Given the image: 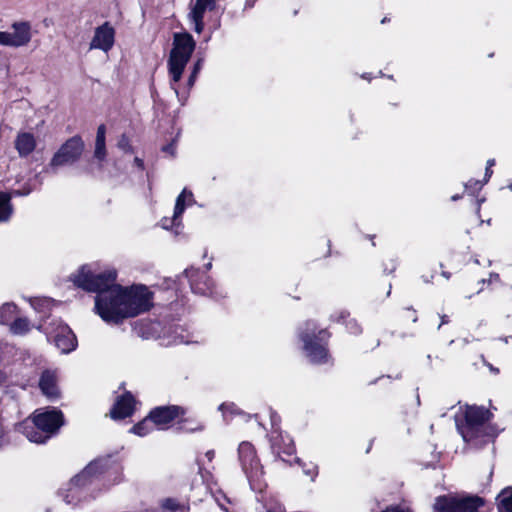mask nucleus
Wrapping results in <instances>:
<instances>
[{
  "label": "nucleus",
  "instance_id": "1",
  "mask_svg": "<svg viewBox=\"0 0 512 512\" xmlns=\"http://www.w3.org/2000/svg\"><path fill=\"white\" fill-rule=\"evenodd\" d=\"M116 278L115 269L96 273L88 265L71 276L77 287L96 293L95 311L107 323L119 324L150 310L152 293L146 286L123 287L116 283Z\"/></svg>",
  "mask_w": 512,
  "mask_h": 512
},
{
  "label": "nucleus",
  "instance_id": "2",
  "mask_svg": "<svg viewBox=\"0 0 512 512\" xmlns=\"http://www.w3.org/2000/svg\"><path fill=\"white\" fill-rule=\"evenodd\" d=\"M121 481L120 463L110 455L99 457L69 481L67 487L61 490V496L66 504L77 506L94 498L99 484L109 487Z\"/></svg>",
  "mask_w": 512,
  "mask_h": 512
},
{
  "label": "nucleus",
  "instance_id": "3",
  "mask_svg": "<svg viewBox=\"0 0 512 512\" xmlns=\"http://www.w3.org/2000/svg\"><path fill=\"white\" fill-rule=\"evenodd\" d=\"M63 414L60 410L39 409L34 412L31 420H25L18 426L29 441L45 443L52 434L56 433L63 425Z\"/></svg>",
  "mask_w": 512,
  "mask_h": 512
},
{
  "label": "nucleus",
  "instance_id": "4",
  "mask_svg": "<svg viewBox=\"0 0 512 512\" xmlns=\"http://www.w3.org/2000/svg\"><path fill=\"white\" fill-rule=\"evenodd\" d=\"M491 413L484 407L467 406L463 420L456 418L457 430L463 440L474 446L486 443L490 438L487 421Z\"/></svg>",
  "mask_w": 512,
  "mask_h": 512
},
{
  "label": "nucleus",
  "instance_id": "5",
  "mask_svg": "<svg viewBox=\"0 0 512 512\" xmlns=\"http://www.w3.org/2000/svg\"><path fill=\"white\" fill-rule=\"evenodd\" d=\"M196 47V42L188 32H177L173 35L172 49L167 61L171 88L179 94L175 84L178 83Z\"/></svg>",
  "mask_w": 512,
  "mask_h": 512
},
{
  "label": "nucleus",
  "instance_id": "6",
  "mask_svg": "<svg viewBox=\"0 0 512 512\" xmlns=\"http://www.w3.org/2000/svg\"><path fill=\"white\" fill-rule=\"evenodd\" d=\"M298 336L303 342V350L310 362L314 364L328 362L326 343L330 335L326 330H318L315 322L306 321L299 327Z\"/></svg>",
  "mask_w": 512,
  "mask_h": 512
},
{
  "label": "nucleus",
  "instance_id": "7",
  "mask_svg": "<svg viewBox=\"0 0 512 512\" xmlns=\"http://www.w3.org/2000/svg\"><path fill=\"white\" fill-rule=\"evenodd\" d=\"M238 459L251 489L262 491L265 487L263 467L254 446L250 442L243 441L239 444Z\"/></svg>",
  "mask_w": 512,
  "mask_h": 512
},
{
  "label": "nucleus",
  "instance_id": "8",
  "mask_svg": "<svg viewBox=\"0 0 512 512\" xmlns=\"http://www.w3.org/2000/svg\"><path fill=\"white\" fill-rule=\"evenodd\" d=\"M482 505L483 500L478 496L443 495L436 498L434 510L436 512H477Z\"/></svg>",
  "mask_w": 512,
  "mask_h": 512
},
{
  "label": "nucleus",
  "instance_id": "9",
  "mask_svg": "<svg viewBox=\"0 0 512 512\" xmlns=\"http://www.w3.org/2000/svg\"><path fill=\"white\" fill-rule=\"evenodd\" d=\"M44 331L62 353H69L77 346L76 336L68 325L60 320L52 321Z\"/></svg>",
  "mask_w": 512,
  "mask_h": 512
},
{
  "label": "nucleus",
  "instance_id": "10",
  "mask_svg": "<svg viewBox=\"0 0 512 512\" xmlns=\"http://www.w3.org/2000/svg\"><path fill=\"white\" fill-rule=\"evenodd\" d=\"M84 149V143L78 136L68 139L54 154L50 166L52 168L70 165L76 162Z\"/></svg>",
  "mask_w": 512,
  "mask_h": 512
},
{
  "label": "nucleus",
  "instance_id": "11",
  "mask_svg": "<svg viewBox=\"0 0 512 512\" xmlns=\"http://www.w3.org/2000/svg\"><path fill=\"white\" fill-rule=\"evenodd\" d=\"M11 27L13 32H0V45L15 48L26 46L32 38L30 23L14 22Z\"/></svg>",
  "mask_w": 512,
  "mask_h": 512
},
{
  "label": "nucleus",
  "instance_id": "12",
  "mask_svg": "<svg viewBox=\"0 0 512 512\" xmlns=\"http://www.w3.org/2000/svg\"><path fill=\"white\" fill-rule=\"evenodd\" d=\"M186 278L190 282L194 293L211 297H218L221 294L217 292L214 282L204 271L196 268H189L184 271Z\"/></svg>",
  "mask_w": 512,
  "mask_h": 512
},
{
  "label": "nucleus",
  "instance_id": "13",
  "mask_svg": "<svg viewBox=\"0 0 512 512\" xmlns=\"http://www.w3.org/2000/svg\"><path fill=\"white\" fill-rule=\"evenodd\" d=\"M185 410L181 406H158L150 411L149 419L159 430H164L177 417L183 415Z\"/></svg>",
  "mask_w": 512,
  "mask_h": 512
},
{
  "label": "nucleus",
  "instance_id": "14",
  "mask_svg": "<svg viewBox=\"0 0 512 512\" xmlns=\"http://www.w3.org/2000/svg\"><path fill=\"white\" fill-rule=\"evenodd\" d=\"M216 7V0H196L188 14V19L193 25L196 33L200 34L204 29V14L206 11H213Z\"/></svg>",
  "mask_w": 512,
  "mask_h": 512
},
{
  "label": "nucleus",
  "instance_id": "15",
  "mask_svg": "<svg viewBox=\"0 0 512 512\" xmlns=\"http://www.w3.org/2000/svg\"><path fill=\"white\" fill-rule=\"evenodd\" d=\"M114 35V29L108 23L97 27L90 43V49H100L108 52L113 47Z\"/></svg>",
  "mask_w": 512,
  "mask_h": 512
},
{
  "label": "nucleus",
  "instance_id": "16",
  "mask_svg": "<svg viewBox=\"0 0 512 512\" xmlns=\"http://www.w3.org/2000/svg\"><path fill=\"white\" fill-rule=\"evenodd\" d=\"M271 449L273 454L281 460L286 461L283 455L291 456L295 452V446L288 435L273 432L271 436Z\"/></svg>",
  "mask_w": 512,
  "mask_h": 512
},
{
  "label": "nucleus",
  "instance_id": "17",
  "mask_svg": "<svg viewBox=\"0 0 512 512\" xmlns=\"http://www.w3.org/2000/svg\"><path fill=\"white\" fill-rule=\"evenodd\" d=\"M33 187H24L23 189L13 190L11 193L0 192V223L10 219L13 213L11 204L12 196H27L33 191Z\"/></svg>",
  "mask_w": 512,
  "mask_h": 512
},
{
  "label": "nucleus",
  "instance_id": "18",
  "mask_svg": "<svg viewBox=\"0 0 512 512\" xmlns=\"http://www.w3.org/2000/svg\"><path fill=\"white\" fill-rule=\"evenodd\" d=\"M135 400L130 393L120 396L110 411L113 419H124L132 415L134 411Z\"/></svg>",
  "mask_w": 512,
  "mask_h": 512
},
{
  "label": "nucleus",
  "instance_id": "19",
  "mask_svg": "<svg viewBox=\"0 0 512 512\" xmlns=\"http://www.w3.org/2000/svg\"><path fill=\"white\" fill-rule=\"evenodd\" d=\"M14 146L20 157H27L35 150L36 139L32 133L20 132L15 138Z\"/></svg>",
  "mask_w": 512,
  "mask_h": 512
},
{
  "label": "nucleus",
  "instance_id": "20",
  "mask_svg": "<svg viewBox=\"0 0 512 512\" xmlns=\"http://www.w3.org/2000/svg\"><path fill=\"white\" fill-rule=\"evenodd\" d=\"M39 387L42 393L49 399L53 400L59 396V390L56 384V377L54 373L45 371L42 373Z\"/></svg>",
  "mask_w": 512,
  "mask_h": 512
},
{
  "label": "nucleus",
  "instance_id": "21",
  "mask_svg": "<svg viewBox=\"0 0 512 512\" xmlns=\"http://www.w3.org/2000/svg\"><path fill=\"white\" fill-rule=\"evenodd\" d=\"M195 202L193 193L187 189H183L180 195L176 199L174 214H173V222L177 221L178 218H181L182 214L185 211L186 205L191 206Z\"/></svg>",
  "mask_w": 512,
  "mask_h": 512
},
{
  "label": "nucleus",
  "instance_id": "22",
  "mask_svg": "<svg viewBox=\"0 0 512 512\" xmlns=\"http://www.w3.org/2000/svg\"><path fill=\"white\" fill-rule=\"evenodd\" d=\"M18 307L13 302H6L0 306V325L9 326L17 316Z\"/></svg>",
  "mask_w": 512,
  "mask_h": 512
},
{
  "label": "nucleus",
  "instance_id": "23",
  "mask_svg": "<svg viewBox=\"0 0 512 512\" xmlns=\"http://www.w3.org/2000/svg\"><path fill=\"white\" fill-rule=\"evenodd\" d=\"M8 327L11 334L23 336L30 332L33 325L26 317H16Z\"/></svg>",
  "mask_w": 512,
  "mask_h": 512
},
{
  "label": "nucleus",
  "instance_id": "24",
  "mask_svg": "<svg viewBox=\"0 0 512 512\" xmlns=\"http://www.w3.org/2000/svg\"><path fill=\"white\" fill-rule=\"evenodd\" d=\"M499 512H512V488L507 487L497 497Z\"/></svg>",
  "mask_w": 512,
  "mask_h": 512
},
{
  "label": "nucleus",
  "instance_id": "25",
  "mask_svg": "<svg viewBox=\"0 0 512 512\" xmlns=\"http://www.w3.org/2000/svg\"><path fill=\"white\" fill-rule=\"evenodd\" d=\"M154 429L153 422L149 419V415L142 420L141 422L137 423L131 428V432L138 435V436H146Z\"/></svg>",
  "mask_w": 512,
  "mask_h": 512
},
{
  "label": "nucleus",
  "instance_id": "26",
  "mask_svg": "<svg viewBox=\"0 0 512 512\" xmlns=\"http://www.w3.org/2000/svg\"><path fill=\"white\" fill-rule=\"evenodd\" d=\"M31 306L38 312H46L52 304L49 298H33L30 300Z\"/></svg>",
  "mask_w": 512,
  "mask_h": 512
},
{
  "label": "nucleus",
  "instance_id": "27",
  "mask_svg": "<svg viewBox=\"0 0 512 512\" xmlns=\"http://www.w3.org/2000/svg\"><path fill=\"white\" fill-rule=\"evenodd\" d=\"M161 507L164 510L176 512L181 508V505L175 498H165L161 501Z\"/></svg>",
  "mask_w": 512,
  "mask_h": 512
},
{
  "label": "nucleus",
  "instance_id": "28",
  "mask_svg": "<svg viewBox=\"0 0 512 512\" xmlns=\"http://www.w3.org/2000/svg\"><path fill=\"white\" fill-rule=\"evenodd\" d=\"M294 463L298 464L299 466H301L303 468V472L310 476L312 479H314L317 475V466L315 465H310L309 468L306 467V464L303 463V461L298 458V457H295L294 458Z\"/></svg>",
  "mask_w": 512,
  "mask_h": 512
},
{
  "label": "nucleus",
  "instance_id": "29",
  "mask_svg": "<svg viewBox=\"0 0 512 512\" xmlns=\"http://www.w3.org/2000/svg\"><path fill=\"white\" fill-rule=\"evenodd\" d=\"M484 183L479 181V180H474V179H470L466 184H465V188L466 190H468L470 193L474 194L476 192H478L479 190H481V188L483 187Z\"/></svg>",
  "mask_w": 512,
  "mask_h": 512
},
{
  "label": "nucleus",
  "instance_id": "30",
  "mask_svg": "<svg viewBox=\"0 0 512 512\" xmlns=\"http://www.w3.org/2000/svg\"><path fill=\"white\" fill-rule=\"evenodd\" d=\"M117 146L119 149H121L124 152H129V153L133 152L132 146L130 145V141H129L128 137L124 134L118 140Z\"/></svg>",
  "mask_w": 512,
  "mask_h": 512
},
{
  "label": "nucleus",
  "instance_id": "31",
  "mask_svg": "<svg viewBox=\"0 0 512 512\" xmlns=\"http://www.w3.org/2000/svg\"><path fill=\"white\" fill-rule=\"evenodd\" d=\"M94 156L99 160H103L105 158V156H106L105 142H97L96 141Z\"/></svg>",
  "mask_w": 512,
  "mask_h": 512
},
{
  "label": "nucleus",
  "instance_id": "32",
  "mask_svg": "<svg viewBox=\"0 0 512 512\" xmlns=\"http://www.w3.org/2000/svg\"><path fill=\"white\" fill-rule=\"evenodd\" d=\"M347 329L352 334H358L361 332V328L354 319H350L346 322Z\"/></svg>",
  "mask_w": 512,
  "mask_h": 512
},
{
  "label": "nucleus",
  "instance_id": "33",
  "mask_svg": "<svg viewBox=\"0 0 512 512\" xmlns=\"http://www.w3.org/2000/svg\"><path fill=\"white\" fill-rule=\"evenodd\" d=\"M172 220H173V217L171 219L163 218L161 220L162 227L165 228V229H169V228H172L174 226H176V227L180 226V223H181L180 222V218H178V220L175 221V222H173Z\"/></svg>",
  "mask_w": 512,
  "mask_h": 512
},
{
  "label": "nucleus",
  "instance_id": "34",
  "mask_svg": "<svg viewBox=\"0 0 512 512\" xmlns=\"http://www.w3.org/2000/svg\"><path fill=\"white\" fill-rule=\"evenodd\" d=\"M177 329H175V335L173 336V340L170 342L172 344H182V343H188V340L182 333H177Z\"/></svg>",
  "mask_w": 512,
  "mask_h": 512
},
{
  "label": "nucleus",
  "instance_id": "35",
  "mask_svg": "<svg viewBox=\"0 0 512 512\" xmlns=\"http://www.w3.org/2000/svg\"><path fill=\"white\" fill-rule=\"evenodd\" d=\"M105 133L106 128L105 125H100L97 129L96 141L97 142H105Z\"/></svg>",
  "mask_w": 512,
  "mask_h": 512
},
{
  "label": "nucleus",
  "instance_id": "36",
  "mask_svg": "<svg viewBox=\"0 0 512 512\" xmlns=\"http://www.w3.org/2000/svg\"><path fill=\"white\" fill-rule=\"evenodd\" d=\"M219 410H221L224 414V417H226V412L229 411L231 413L235 412V405L233 403L230 404H221L219 407Z\"/></svg>",
  "mask_w": 512,
  "mask_h": 512
},
{
  "label": "nucleus",
  "instance_id": "37",
  "mask_svg": "<svg viewBox=\"0 0 512 512\" xmlns=\"http://www.w3.org/2000/svg\"><path fill=\"white\" fill-rule=\"evenodd\" d=\"M162 150L166 153H169L171 156H174L175 155V152H176V146L174 143H170V144H167L165 145Z\"/></svg>",
  "mask_w": 512,
  "mask_h": 512
},
{
  "label": "nucleus",
  "instance_id": "38",
  "mask_svg": "<svg viewBox=\"0 0 512 512\" xmlns=\"http://www.w3.org/2000/svg\"><path fill=\"white\" fill-rule=\"evenodd\" d=\"M382 512H411L409 509L402 508L400 506H390Z\"/></svg>",
  "mask_w": 512,
  "mask_h": 512
},
{
  "label": "nucleus",
  "instance_id": "39",
  "mask_svg": "<svg viewBox=\"0 0 512 512\" xmlns=\"http://www.w3.org/2000/svg\"><path fill=\"white\" fill-rule=\"evenodd\" d=\"M203 62L204 60L202 58L198 59L195 64H194V67H193V73L197 74L200 72V70L202 69L203 67Z\"/></svg>",
  "mask_w": 512,
  "mask_h": 512
},
{
  "label": "nucleus",
  "instance_id": "40",
  "mask_svg": "<svg viewBox=\"0 0 512 512\" xmlns=\"http://www.w3.org/2000/svg\"><path fill=\"white\" fill-rule=\"evenodd\" d=\"M493 174V171L491 168L489 167H486L485 169V176H484V184L488 182V180L490 179V177L492 176Z\"/></svg>",
  "mask_w": 512,
  "mask_h": 512
},
{
  "label": "nucleus",
  "instance_id": "41",
  "mask_svg": "<svg viewBox=\"0 0 512 512\" xmlns=\"http://www.w3.org/2000/svg\"><path fill=\"white\" fill-rule=\"evenodd\" d=\"M196 78H197V74L191 72L190 76H189V79H188V86L189 87H192L196 81Z\"/></svg>",
  "mask_w": 512,
  "mask_h": 512
},
{
  "label": "nucleus",
  "instance_id": "42",
  "mask_svg": "<svg viewBox=\"0 0 512 512\" xmlns=\"http://www.w3.org/2000/svg\"><path fill=\"white\" fill-rule=\"evenodd\" d=\"M134 163L135 165L140 168V169H143L144 168V162L142 159L138 158V157H135L134 159Z\"/></svg>",
  "mask_w": 512,
  "mask_h": 512
},
{
  "label": "nucleus",
  "instance_id": "43",
  "mask_svg": "<svg viewBox=\"0 0 512 512\" xmlns=\"http://www.w3.org/2000/svg\"><path fill=\"white\" fill-rule=\"evenodd\" d=\"M499 280V274L497 273H490V277L488 279V282L491 283L493 281H498Z\"/></svg>",
  "mask_w": 512,
  "mask_h": 512
},
{
  "label": "nucleus",
  "instance_id": "44",
  "mask_svg": "<svg viewBox=\"0 0 512 512\" xmlns=\"http://www.w3.org/2000/svg\"><path fill=\"white\" fill-rule=\"evenodd\" d=\"M449 322V319H448V316L447 315H442L441 316V323L440 325L438 326V329H440V327L444 324H447Z\"/></svg>",
  "mask_w": 512,
  "mask_h": 512
},
{
  "label": "nucleus",
  "instance_id": "45",
  "mask_svg": "<svg viewBox=\"0 0 512 512\" xmlns=\"http://www.w3.org/2000/svg\"><path fill=\"white\" fill-rule=\"evenodd\" d=\"M205 455L209 461H212L214 458L215 452H214V450H209L206 452Z\"/></svg>",
  "mask_w": 512,
  "mask_h": 512
},
{
  "label": "nucleus",
  "instance_id": "46",
  "mask_svg": "<svg viewBox=\"0 0 512 512\" xmlns=\"http://www.w3.org/2000/svg\"><path fill=\"white\" fill-rule=\"evenodd\" d=\"M348 316H349V314L343 311L339 314V317L336 320L337 321L345 320Z\"/></svg>",
  "mask_w": 512,
  "mask_h": 512
},
{
  "label": "nucleus",
  "instance_id": "47",
  "mask_svg": "<svg viewBox=\"0 0 512 512\" xmlns=\"http://www.w3.org/2000/svg\"><path fill=\"white\" fill-rule=\"evenodd\" d=\"M485 199L477 200V213L480 212L481 204L484 202Z\"/></svg>",
  "mask_w": 512,
  "mask_h": 512
},
{
  "label": "nucleus",
  "instance_id": "48",
  "mask_svg": "<svg viewBox=\"0 0 512 512\" xmlns=\"http://www.w3.org/2000/svg\"><path fill=\"white\" fill-rule=\"evenodd\" d=\"M494 165H495V160L494 159H489L487 161V167L491 168Z\"/></svg>",
  "mask_w": 512,
  "mask_h": 512
},
{
  "label": "nucleus",
  "instance_id": "49",
  "mask_svg": "<svg viewBox=\"0 0 512 512\" xmlns=\"http://www.w3.org/2000/svg\"><path fill=\"white\" fill-rule=\"evenodd\" d=\"M442 276H443V277H445L446 279H450V277H451V273H450V272L443 271V272H442Z\"/></svg>",
  "mask_w": 512,
  "mask_h": 512
},
{
  "label": "nucleus",
  "instance_id": "50",
  "mask_svg": "<svg viewBox=\"0 0 512 512\" xmlns=\"http://www.w3.org/2000/svg\"><path fill=\"white\" fill-rule=\"evenodd\" d=\"M396 269V264L394 262H392V265H391V268L389 270V272H393L394 270Z\"/></svg>",
  "mask_w": 512,
  "mask_h": 512
},
{
  "label": "nucleus",
  "instance_id": "51",
  "mask_svg": "<svg viewBox=\"0 0 512 512\" xmlns=\"http://www.w3.org/2000/svg\"><path fill=\"white\" fill-rule=\"evenodd\" d=\"M451 199H452L453 201H456V200L460 199V196H459V195H454V196H452V198H451Z\"/></svg>",
  "mask_w": 512,
  "mask_h": 512
},
{
  "label": "nucleus",
  "instance_id": "52",
  "mask_svg": "<svg viewBox=\"0 0 512 512\" xmlns=\"http://www.w3.org/2000/svg\"><path fill=\"white\" fill-rule=\"evenodd\" d=\"M479 283L483 285V284H486V283H489V282L486 279H482Z\"/></svg>",
  "mask_w": 512,
  "mask_h": 512
},
{
  "label": "nucleus",
  "instance_id": "53",
  "mask_svg": "<svg viewBox=\"0 0 512 512\" xmlns=\"http://www.w3.org/2000/svg\"><path fill=\"white\" fill-rule=\"evenodd\" d=\"M36 328H37L38 330H40V331H42V330H43V326H42V325H38V326H36Z\"/></svg>",
  "mask_w": 512,
  "mask_h": 512
},
{
  "label": "nucleus",
  "instance_id": "54",
  "mask_svg": "<svg viewBox=\"0 0 512 512\" xmlns=\"http://www.w3.org/2000/svg\"><path fill=\"white\" fill-rule=\"evenodd\" d=\"M211 266H212V264H211V263H208V264L206 265V269H207V270H208V269H210V268H211Z\"/></svg>",
  "mask_w": 512,
  "mask_h": 512
},
{
  "label": "nucleus",
  "instance_id": "55",
  "mask_svg": "<svg viewBox=\"0 0 512 512\" xmlns=\"http://www.w3.org/2000/svg\"><path fill=\"white\" fill-rule=\"evenodd\" d=\"M491 369H492V371H494V372H498V369H495V368H491Z\"/></svg>",
  "mask_w": 512,
  "mask_h": 512
},
{
  "label": "nucleus",
  "instance_id": "56",
  "mask_svg": "<svg viewBox=\"0 0 512 512\" xmlns=\"http://www.w3.org/2000/svg\"><path fill=\"white\" fill-rule=\"evenodd\" d=\"M2 437V431L0 430V438Z\"/></svg>",
  "mask_w": 512,
  "mask_h": 512
}]
</instances>
